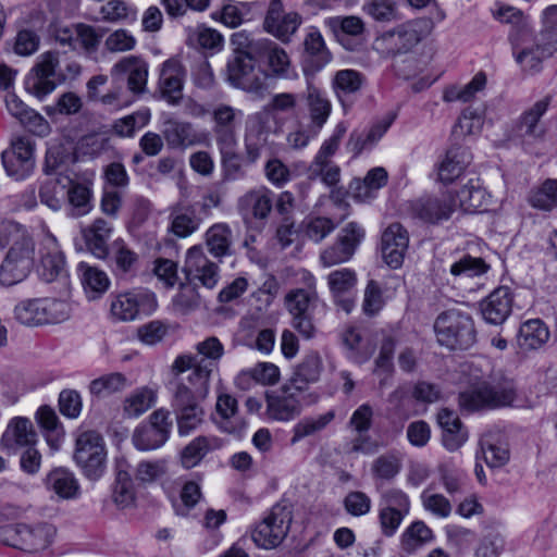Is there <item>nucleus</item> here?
<instances>
[{
	"mask_svg": "<svg viewBox=\"0 0 557 557\" xmlns=\"http://www.w3.org/2000/svg\"><path fill=\"white\" fill-rule=\"evenodd\" d=\"M44 485L61 499H76L81 495V486L75 474L64 467L50 470L44 479Z\"/></svg>",
	"mask_w": 557,
	"mask_h": 557,
	"instance_id": "obj_32",
	"label": "nucleus"
},
{
	"mask_svg": "<svg viewBox=\"0 0 557 557\" xmlns=\"http://www.w3.org/2000/svg\"><path fill=\"white\" fill-rule=\"evenodd\" d=\"M258 58L265 59L271 75L278 78H294L290 73V60L287 52L275 42L265 39Z\"/></svg>",
	"mask_w": 557,
	"mask_h": 557,
	"instance_id": "obj_42",
	"label": "nucleus"
},
{
	"mask_svg": "<svg viewBox=\"0 0 557 557\" xmlns=\"http://www.w3.org/2000/svg\"><path fill=\"white\" fill-rule=\"evenodd\" d=\"M112 225L103 219H96L94 223L83 231V235L90 252L104 259L109 256L108 240L112 233Z\"/></svg>",
	"mask_w": 557,
	"mask_h": 557,
	"instance_id": "obj_40",
	"label": "nucleus"
},
{
	"mask_svg": "<svg viewBox=\"0 0 557 557\" xmlns=\"http://www.w3.org/2000/svg\"><path fill=\"white\" fill-rule=\"evenodd\" d=\"M127 385V379L120 372L104 374L95 379L89 384V391L96 396H108L123 391Z\"/></svg>",
	"mask_w": 557,
	"mask_h": 557,
	"instance_id": "obj_57",
	"label": "nucleus"
},
{
	"mask_svg": "<svg viewBox=\"0 0 557 557\" xmlns=\"http://www.w3.org/2000/svg\"><path fill=\"white\" fill-rule=\"evenodd\" d=\"M362 75L355 70H341L335 73L332 86L339 101L344 104V96L357 92L362 85Z\"/></svg>",
	"mask_w": 557,
	"mask_h": 557,
	"instance_id": "obj_55",
	"label": "nucleus"
},
{
	"mask_svg": "<svg viewBox=\"0 0 557 557\" xmlns=\"http://www.w3.org/2000/svg\"><path fill=\"white\" fill-rule=\"evenodd\" d=\"M320 132L321 129L314 128L310 123L305 124L301 121H297L296 127L286 136L287 146L293 150H302Z\"/></svg>",
	"mask_w": 557,
	"mask_h": 557,
	"instance_id": "obj_64",
	"label": "nucleus"
},
{
	"mask_svg": "<svg viewBox=\"0 0 557 557\" xmlns=\"http://www.w3.org/2000/svg\"><path fill=\"white\" fill-rule=\"evenodd\" d=\"M243 116V112L228 104H218L212 110L213 134L216 145L221 151L223 162L227 166L238 169L235 154V147L237 145L236 127L237 120Z\"/></svg>",
	"mask_w": 557,
	"mask_h": 557,
	"instance_id": "obj_7",
	"label": "nucleus"
},
{
	"mask_svg": "<svg viewBox=\"0 0 557 557\" xmlns=\"http://www.w3.org/2000/svg\"><path fill=\"white\" fill-rule=\"evenodd\" d=\"M305 287L292 289L285 297L286 306L293 317L313 314L320 299L315 289V278L308 272H302Z\"/></svg>",
	"mask_w": 557,
	"mask_h": 557,
	"instance_id": "obj_22",
	"label": "nucleus"
},
{
	"mask_svg": "<svg viewBox=\"0 0 557 557\" xmlns=\"http://www.w3.org/2000/svg\"><path fill=\"white\" fill-rule=\"evenodd\" d=\"M302 24L298 12H285L282 0H271L264 17L263 27L282 42H289L292 36Z\"/></svg>",
	"mask_w": 557,
	"mask_h": 557,
	"instance_id": "obj_17",
	"label": "nucleus"
},
{
	"mask_svg": "<svg viewBox=\"0 0 557 557\" xmlns=\"http://www.w3.org/2000/svg\"><path fill=\"white\" fill-rule=\"evenodd\" d=\"M54 535V527L46 522L0 527V542L29 553L47 548Z\"/></svg>",
	"mask_w": 557,
	"mask_h": 557,
	"instance_id": "obj_6",
	"label": "nucleus"
},
{
	"mask_svg": "<svg viewBox=\"0 0 557 557\" xmlns=\"http://www.w3.org/2000/svg\"><path fill=\"white\" fill-rule=\"evenodd\" d=\"M409 512L410 499L404 491L389 487L380 493L377 519L384 536H394Z\"/></svg>",
	"mask_w": 557,
	"mask_h": 557,
	"instance_id": "obj_10",
	"label": "nucleus"
},
{
	"mask_svg": "<svg viewBox=\"0 0 557 557\" xmlns=\"http://www.w3.org/2000/svg\"><path fill=\"white\" fill-rule=\"evenodd\" d=\"M401 545L406 550L429 543L433 540L432 530L423 521L412 522L401 534Z\"/></svg>",
	"mask_w": 557,
	"mask_h": 557,
	"instance_id": "obj_61",
	"label": "nucleus"
},
{
	"mask_svg": "<svg viewBox=\"0 0 557 557\" xmlns=\"http://www.w3.org/2000/svg\"><path fill=\"white\" fill-rule=\"evenodd\" d=\"M14 317L24 325L33 326L42 324L41 298L26 299L18 302L14 308Z\"/></svg>",
	"mask_w": 557,
	"mask_h": 557,
	"instance_id": "obj_58",
	"label": "nucleus"
},
{
	"mask_svg": "<svg viewBox=\"0 0 557 557\" xmlns=\"http://www.w3.org/2000/svg\"><path fill=\"white\" fill-rule=\"evenodd\" d=\"M35 265V243L32 237L23 236L15 240L0 264V284L13 286L23 282Z\"/></svg>",
	"mask_w": 557,
	"mask_h": 557,
	"instance_id": "obj_5",
	"label": "nucleus"
},
{
	"mask_svg": "<svg viewBox=\"0 0 557 557\" xmlns=\"http://www.w3.org/2000/svg\"><path fill=\"white\" fill-rule=\"evenodd\" d=\"M81 70V65L75 61H67L63 67L58 52H45L27 75L25 89L36 98L44 99L59 85L76 78Z\"/></svg>",
	"mask_w": 557,
	"mask_h": 557,
	"instance_id": "obj_3",
	"label": "nucleus"
},
{
	"mask_svg": "<svg viewBox=\"0 0 557 557\" xmlns=\"http://www.w3.org/2000/svg\"><path fill=\"white\" fill-rule=\"evenodd\" d=\"M106 456L104 442L98 432L85 431L76 437L74 460L89 480L96 481L102 476Z\"/></svg>",
	"mask_w": 557,
	"mask_h": 557,
	"instance_id": "obj_8",
	"label": "nucleus"
},
{
	"mask_svg": "<svg viewBox=\"0 0 557 557\" xmlns=\"http://www.w3.org/2000/svg\"><path fill=\"white\" fill-rule=\"evenodd\" d=\"M322 369L321 357L317 352L308 354L297 366L287 384L306 396L308 385L319 381Z\"/></svg>",
	"mask_w": 557,
	"mask_h": 557,
	"instance_id": "obj_39",
	"label": "nucleus"
},
{
	"mask_svg": "<svg viewBox=\"0 0 557 557\" xmlns=\"http://www.w3.org/2000/svg\"><path fill=\"white\" fill-rule=\"evenodd\" d=\"M69 184H71V178L67 176L47 180L39 189L41 202L54 211L61 209Z\"/></svg>",
	"mask_w": 557,
	"mask_h": 557,
	"instance_id": "obj_48",
	"label": "nucleus"
},
{
	"mask_svg": "<svg viewBox=\"0 0 557 557\" xmlns=\"http://www.w3.org/2000/svg\"><path fill=\"white\" fill-rule=\"evenodd\" d=\"M472 162V154L467 147L454 146L449 148L437 165L438 180L450 184L458 178Z\"/></svg>",
	"mask_w": 557,
	"mask_h": 557,
	"instance_id": "obj_30",
	"label": "nucleus"
},
{
	"mask_svg": "<svg viewBox=\"0 0 557 557\" xmlns=\"http://www.w3.org/2000/svg\"><path fill=\"white\" fill-rule=\"evenodd\" d=\"M529 203L539 210L550 211L557 207V180L547 178L531 190Z\"/></svg>",
	"mask_w": 557,
	"mask_h": 557,
	"instance_id": "obj_53",
	"label": "nucleus"
},
{
	"mask_svg": "<svg viewBox=\"0 0 557 557\" xmlns=\"http://www.w3.org/2000/svg\"><path fill=\"white\" fill-rule=\"evenodd\" d=\"M199 205H176L170 212V232L178 238H186L197 232L203 221Z\"/></svg>",
	"mask_w": 557,
	"mask_h": 557,
	"instance_id": "obj_26",
	"label": "nucleus"
},
{
	"mask_svg": "<svg viewBox=\"0 0 557 557\" xmlns=\"http://www.w3.org/2000/svg\"><path fill=\"white\" fill-rule=\"evenodd\" d=\"M184 272L195 286L212 289L220 281L219 264L211 261L201 246H193L186 252Z\"/></svg>",
	"mask_w": 557,
	"mask_h": 557,
	"instance_id": "obj_15",
	"label": "nucleus"
},
{
	"mask_svg": "<svg viewBox=\"0 0 557 557\" xmlns=\"http://www.w3.org/2000/svg\"><path fill=\"white\" fill-rule=\"evenodd\" d=\"M549 102L550 97L547 96L537 101L521 116L519 129L523 136L537 138L543 135V128L539 126V121L547 111Z\"/></svg>",
	"mask_w": 557,
	"mask_h": 557,
	"instance_id": "obj_52",
	"label": "nucleus"
},
{
	"mask_svg": "<svg viewBox=\"0 0 557 557\" xmlns=\"http://www.w3.org/2000/svg\"><path fill=\"white\" fill-rule=\"evenodd\" d=\"M111 76L121 85L126 78L128 90L134 95H139L146 90L148 64L136 55L124 57L112 66Z\"/></svg>",
	"mask_w": 557,
	"mask_h": 557,
	"instance_id": "obj_19",
	"label": "nucleus"
},
{
	"mask_svg": "<svg viewBox=\"0 0 557 557\" xmlns=\"http://www.w3.org/2000/svg\"><path fill=\"white\" fill-rule=\"evenodd\" d=\"M457 209L453 194L442 198H426L419 200L414 206L416 214L424 222L438 223L448 220Z\"/></svg>",
	"mask_w": 557,
	"mask_h": 557,
	"instance_id": "obj_34",
	"label": "nucleus"
},
{
	"mask_svg": "<svg viewBox=\"0 0 557 557\" xmlns=\"http://www.w3.org/2000/svg\"><path fill=\"white\" fill-rule=\"evenodd\" d=\"M162 136L172 149H184L201 141V137L189 122L166 120L163 123Z\"/></svg>",
	"mask_w": 557,
	"mask_h": 557,
	"instance_id": "obj_35",
	"label": "nucleus"
},
{
	"mask_svg": "<svg viewBox=\"0 0 557 557\" xmlns=\"http://www.w3.org/2000/svg\"><path fill=\"white\" fill-rule=\"evenodd\" d=\"M383 40L388 44L391 51L403 53L420 42L421 33L416 23L409 22L385 33Z\"/></svg>",
	"mask_w": 557,
	"mask_h": 557,
	"instance_id": "obj_41",
	"label": "nucleus"
},
{
	"mask_svg": "<svg viewBox=\"0 0 557 557\" xmlns=\"http://www.w3.org/2000/svg\"><path fill=\"white\" fill-rule=\"evenodd\" d=\"M557 50V40L547 41L537 39V41L524 49L517 55L516 61L524 71L537 72L544 59L549 58Z\"/></svg>",
	"mask_w": 557,
	"mask_h": 557,
	"instance_id": "obj_43",
	"label": "nucleus"
},
{
	"mask_svg": "<svg viewBox=\"0 0 557 557\" xmlns=\"http://www.w3.org/2000/svg\"><path fill=\"white\" fill-rule=\"evenodd\" d=\"M265 400L268 418L287 422L300 414L306 396L286 383L278 391L267 393Z\"/></svg>",
	"mask_w": 557,
	"mask_h": 557,
	"instance_id": "obj_14",
	"label": "nucleus"
},
{
	"mask_svg": "<svg viewBox=\"0 0 557 557\" xmlns=\"http://www.w3.org/2000/svg\"><path fill=\"white\" fill-rule=\"evenodd\" d=\"M205 236L207 249L213 257L221 259L231 255L232 231L227 224H213Z\"/></svg>",
	"mask_w": 557,
	"mask_h": 557,
	"instance_id": "obj_46",
	"label": "nucleus"
},
{
	"mask_svg": "<svg viewBox=\"0 0 557 557\" xmlns=\"http://www.w3.org/2000/svg\"><path fill=\"white\" fill-rule=\"evenodd\" d=\"M408 245V232L403 225L399 223L391 224L381 237V252L385 263L392 269L401 267Z\"/></svg>",
	"mask_w": 557,
	"mask_h": 557,
	"instance_id": "obj_20",
	"label": "nucleus"
},
{
	"mask_svg": "<svg viewBox=\"0 0 557 557\" xmlns=\"http://www.w3.org/2000/svg\"><path fill=\"white\" fill-rule=\"evenodd\" d=\"M156 295L147 289H133L119 294L111 302V314L119 321H134L150 315L157 308Z\"/></svg>",
	"mask_w": 557,
	"mask_h": 557,
	"instance_id": "obj_13",
	"label": "nucleus"
},
{
	"mask_svg": "<svg viewBox=\"0 0 557 557\" xmlns=\"http://www.w3.org/2000/svg\"><path fill=\"white\" fill-rule=\"evenodd\" d=\"M256 58L258 54L250 52H233L226 63V81L235 88L262 96L265 85L256 70Z\"/></svg>",
	"mask_w": 557,
	"mask_h": 557,
	"instance_id": "obj_9",
	"label": "nucleus"
},
{
	"mask_svg": "<svg viewBox=\"0 0 557 557\" xmlns=\"http://www.w3.org/2000/svg\"><path fill=\"white\" fill-rule=\"evenodd\" d=\"M304 46L306 51L304 73L306 77H312L331 61L332 55L325 47L321 33L314 27L307 33Z\"/></svg>",
	"mask_w": 557,
	"mask_h": 557,
	"instance_id": "obj_27",
	"label": "nucleus"
},
{
	"mask_svg": "<svg viewBox=\"0 0 557 557\" xmlns=\"http://www.w3.org/2000/svg\"><path fill=\"white\" fill-rule=\"evenodd\" d=\"M100 14L103 21L111 23L136 18L135 8L123 0H109L101 7Z\"/></svg>",
	"mask_w": 557,
	"mask_h": 557,
	"instance_id": "obj_62",
	"label": "nucleus"
},
{
	"mask_svg": "<svg viewBox=\"0 0 557 557\" xmlns=\"http://www.w3.org/2000/svg\"><path fill=\"white\" fill-rule=\"evenodd\" d=\"M4 102L8 112L30 133L37 136H46L50 133L48 121L37 111L25 104L15 94H7Z\"/></svg>",
	"mask_w": 557,
	"mask_h": 557,
	"instance_id": "obj_23",
	"label": "nucleus"
},
{
	"mask_svg": "<svg viewBox=\"0 0 557 557\" xmlns=\"http://www.w3.org/2000/svg\"><path fill=\"white\" fill-rule=\"evenodd\" d=\"M292 522L290 511L276 505L270 513L257 524L251 537L258 547L271 549L278 546L286 537Z\"/></svg>",
	"mask_w": 557,
	"mask_h": 557,
	"instance_id": "obj_12",
	"label": "nucleus"
},
{
	"mask_svg": "<svg viewBox=\"0 0 557 557\" xmlns=\"http://www.w3.org/2000/svg\"><path fill=\"white\" fill-rule=\"evenodd\" d=\"M457 209L466 213L485 211L491 201L490 194L485 190L479 180H469L454 195Z\"/></svg>",
	"mask_w": 557,
	"mask_h": 557,
	"instance_id": "obj_31",
	"label": "nucleus"
},
{
	"mask_svg": "<svg viewBox=\"0 0 557 557\" xmlns=\"http://www.w3.org/2000/svg\"><path fill=\"white\" fill-rule=\"evenodd\" d=\"M218 447L215 437L197 436L181 453V462L185 469L198 466L209 451Z\"/></svg>",
	"mask_w": 557,
	"mask_h": 557,
	"instance_id": "obj_47",
	"label": "nucleus"
},
{
	"mask_svg": "<svg viewBox=\"0 0 557 557\" xmlns=\"http://www.w3.org/2000/svg\"><path fill=\"white\" fill-rule=\"evenodd\" d=\"M334 33L337 41L348 51L358 50L366 35V25L363 21L355 15L335 16L327 22Z\"/></svg>",
	"mask_w": 557,
	"mask_h": 557,
	"instance_id": "obj_21",
	"label": "nucleus"
},
{
	"mask_svg": "<svg viewBox=\"0 0 557 557\" xmlns=\"http://www.w3.org/2000/svg\"><path fill=\"white\" fill-rule=\"evenodd\" d=\"M111 261L116 275H133L138 265V255L123 239H116L111 247Z\"/></svg>",
	"mask_w": 557,
	"mask_h": 557,
	"instance_id": "obj_45",
	"label": "nucleus"
},
{
	"mask_svg": "<svg viewBox=\"0 0 557 557\" xmlns=\"http://www.w3.org/2000/svg\"><path fill=\"white\" fill-rule=\"evenodd\" d=\"M78 268L82 272V284L89 298H97L109 288L110 280L104 271L86 263H79Z\"/></svg>",
	"mask_w": 557,
	"mask_h": 557,
	"instance_id": "obj_50",
	"label": "nucleus"
},
{
	"mask_svg": "<svg viewBox=\"0 0 557 557\" xmlns=\"http://www.w3.org/2000/svg\"><path fill=\"white\" fill-rule=\"evenodd\" d=\"M306 81L307 88L302 97L308 108L309 123L322 131L331 115L332 103L326 94L313 83L312 77H306Z\"/></svg>",
	"mask_w": 557,
	"mask_h": 557,
	"instance_id": "obj_29",
	"label": "nucleus"
},
{
	"mask_svg": "<svg viewBox=\"0 0 557 557\" xmlns=\"http://www.w3.org/2000/svg\"><path fill=\"white\" fill-rule=\"evenodd\" d=\"M126 462H121L113 488L114 503L121 507H127L135 500V488L129 472L125 469Z\"/></svg>",
	"mask_w": 557,
	"mask_h": 557,
	"instance_id": "obj_54",
	"label": "nucleus"
},
{
	"mask_svg": "<svg viewBox=\"0 0 557 557\" xmlns=\"http://www.w3.org/2000/svg\"><path fill=\"white\" fill-rule=\"evenodd\" d=\"M512 301L513 297L509 287L500 286L494 289L480 302L482 318L490 324H503L511 313Z\"/></svg>",
	"mask_w": 557,
	"mask_h": 557,
	"instance_id": "obj_24",
	"label": "nucleus"
},
{
	"mask_svg": "<svg viewBox=\"0 0 557 557\" xmlns=\"http://www.w3.org/2000/svg\"><path fill=\"white\" fill-rule=\"evenodd\" d=\"M335 419V411L329 410L319 416H307L300 419L293 426V435L290 444L295 445L306 437L314 436L326 429V426Z\"/></svg>",
	"mask_w": 557,
	"mask_h": 557,
	"instance_id": "obj_44",
	"label": "nucleus"
},
{
	"mask_svg": "<svg viewBox=\"0 0 557 557\" xmlns=\"http://www.w3.org/2000/svg\"><path fill=\"white\" fill-rule=\"evenodd\" d=\"M40 275L46 282H52L62 275H65V257L57 244H51L45 248L40 260Z\"/></svg>",
	"mask_w": 557,
	"mask_h": 557,
	"instance_id": "obj_49",
	"label": "nucleus"
},
{
	"mask_svg": "<svg viewBox=\"0 0 557 557\" xmlns=\"http://www.w3.org/2000/svg\"><path fill=\"white\" fill-rule=\"evenodd\" d=\"M156 403V394L149 388H141L128 396L124 401V412L129 418H137L150 409Z\"/></svg>",
	"mask_w": 557,
	"mask_h": 557,
	"instance_id": "obj_56",
	"label": "nucleus"
},
{
	"mask_svg": "<svg viewBox=\"0 0 557 557\" xmlns=\"http://www.w3.org/2000/svg\"><path fill=\"white\" fill-rule=\"evenodd\" d=\"M434 331L438 344L450 350H466L476 342L473 319L457 309L442 312L434 322Z\"/></svg>",
	"mask_w": 557,
	"mask_h": 557,
	"instance_id": "obj_4",
	"label": "nucleus"
},
{
	"mask_svg": "<svg viewBox=\"0 0 557 557\" xmlns=\"http://www.w3.org/2000/svg\"><path fill=\"white\" fill-rule=\"evenodd\" d=\"M547 325L540 319L523 322L518 331L516 343L519 351L527 354L542 348L549 339Z\"/></svg>",
	"mask_w": 557,
	"mask_h": 557,
	"instance_id": "obj_36",
	"label": "nucleus"
},
{
	"mask_svg": "<svg viewBox=\"0 0 557 557\" xmlns=\"http://www.w3.org/2000/svg\"><path fill=\"white\" fill-rule=\"evenodd\" d=\"M437 422L442 428L443 444L448 450H457L467 441L468 432L455 411L442 409L437 413Z\"/></svg>",
	"mask_w": 557,
	"mask_h": 557,
	"instance_id": "obj_37",
	"label": "nucleus"
},
{
	"mask_svg": "<svg viewBox=\"0 0 557 557\" xmlns=\"http://www.w3.org/2000/svg\"><path fill=\"white\" fill-rule=\"evenodd\" d=\"M34 143L28 137H18L12 143L10 150L1 154L2 164L9 176L15 181L25 180L35 166Z\"/></svg>",
	"mask_w": 557,
	"mask_h": 557,
	"instance_id": "obj_16",
	"label": "nucleus"
},
{
	"mask_svg": "<svg viewBox=\"0 0 557 557\" xmlns=\"http://www.w3.org/2000/svg\"><path fill=\"white\" fill-rule=\"evenodd\" d=\"M486 84V76L484 73L480 72L474 75V77L466 85H450L444 89L443 100L445 102H468L470 101L474 95L482 90Z\"/></svg>",
	"mask_w": 557,
	"mask_h": 557,
	"instance_id": "obj_51",
	"label": "nucleus"
},
{
	"mask_svg": "<svg viewBox=\"0 0 557 557\" xmlns=\"http://www.w3.org/2000/svg\"><path fill=\"white\" fill-rule=\"evenodd\" d=\"M172 425L170 412L163 408L158 409L134 430L132 443L141 451L158 449L169 440Z\"/></svg>",
	"mask_w": 557,
	"mask_h": 557,
	"instance_id": "obj_11",
	"label": "nucleus"
},
{
	"mask_svg": "<svg viewBox=\"0 0 557 557\" xmlns=\"http://www.w3.org/2000/svg\"><path fill=\"white\" fill-rule=\"evenodd\" d=\"M195 349L198 356H201L202 359L198 362L197 367L193 370V372L188 376L189 383L196 382L198 383V372L200 369L206 368L209 370V379L211 374L216 368L218 362L224 355V346L220 342V339L215 336L207 337L206 339L196 344Z\"/></svg>",
	"mask_w": 557,
	"mask_h": 557,
	"instance_id": "obj_38",
	"label": "nucleus"
},
{
	"mask_svg": "<svg viewBox=\"0 0 557 557\" xmlns=\"http://www.w3.org/2000/svg\"><path fill=\"white\" fill-rule=\"evenodd\" d=\"M37 434L29 419L23 417L13 418L0 440V449L14 454L21 447L34 446Z\"/></svg>",
	"mask_w": 557,
	"mask_h": 557,
	"instance_id": "obj_25",
	"label": "nucleus"
},
{
	"mask_svg": "<svg viewBox=\"0 0 557 557\" xmlns=\"http://www.w3.org/2000/svg\"><path fill=\"white\" fill-rule=\"evenodd\" d=\"M274 205V193L268 188L252 189L238 200V209L244 216L265 220Z\"/></svg>",
	"mask_w": 557,
	"mask_h": 557,
	"instance_id": "obj_33",
	"label": "nucleus"
},
{
	"mask_svg": "<svg viewBox=\"0 0 557 557\" xmlns=\"http://www.w3.org/2000/svg\"><path fill=\"white\" fill-rule=\"evenodd\" d=\"M101 39L102 33L95 27L83 23L76 24L74 50L81 49L88 55L94 54L98 51Z\"/></svg>",
	"mask_w": 557,
	"mask_h": 557,
	"instance_id": "obj_60",
	"label": "nucleus"
},
{
	"mask_svg": "<svg viewBox=\"0 0 557 557\" xmlns=\"http://www.w3.org/2000/svg\"><path fill=\"white\" fill-rule=\"evenodd\" d=\"M270 136L269 119L263 112H256L247 116L245 121V157L248 163H256Z\"/></svg>",
	"mask_w": 557,
	"mask_h": 557,
	"instance_id": "obj_18",
	"label": "nucleus"
},
{
	"mask_svg": "<svg viewBox=\"0 0 557 557\" xmlns=\"http://www.w3.org/2000/svg\"><path fill=\"white\" fill-rule=\"evenodd\" d=\"M184 70L174 59L166 60L161 67L159 89L163 99L170 104H178L183 97Z\"/></svg>",
	"mask_w": 557,
	"mask_h": 557,
	"instance_id": "obj_28",
	"label": "nucleus"
},
{
	"mask_svg": "<svg viewBox=\"0 0 557 557\" xmlns=\"http://www.w3.org/2000/svg\"><path fill=\"white\" fill-rule=\"evenodd\" d=\"M395 341L392 337H386L381 345L380 352L375 359L374 373L382 376L380 385L383 386L387 383L394 371L393 357L395 351Z\"/></svg>",
	"mask_w": 557,
	"mask_h": 557,
	"instance_id": "obj_59",
	"label": "nucleus"
},
{
	"mask_svg": "<svg viewBox=\"0 0 557 557\" xmlns=\"http://www.w3.org/2000/svg\"><path fill=\"white\" fill-rule=\"evenodd\" d=\"M516 396L512 382H494L472 373L468 386L459 393L458 404L462 411L474 412L510 406Z\"/></svg>",
	"mask_w": 557,
	"mask_h": 557,
	"instance_id": "obj_2",
	"label": "nucleus"
},
{
	"mask_svg": "<svg viewBox=\"0 0 557 557\" xmlns=\"http://www.w3.org/2000/svg\"><path fill=\"white\" fill-rule=\"evenodd\" d=\"M42 324L61 323L71 315V306L67 301L57 298H41Z\"/></svg>",
	"mask_w": 557,
	"mask_h": 557,
	"instance_id": "obj_63",
	"label": "nucleus"
},
{
	"mask_svg": "<svg viewBox=\"0 0 557 557\" xmlns=\"http://www.w3.org/2000/svg\"><path fill=\"white\" fill-rule=\"evenodd\" d=\"M209 370L200 369L198 383L190 386L176 383L173 389L171 406L175 414L177 431L181 436H187L203 422L205 410L199 400L206 398L209 392Z\"/></svg>",
	"mask_w": 557,
	"mask_h": 557,
	"instance_id": "obj_1",
	"label": "nucleus"
}]
</instances>
